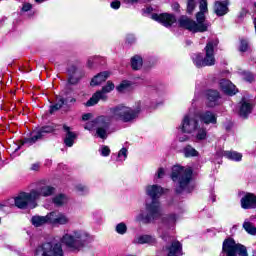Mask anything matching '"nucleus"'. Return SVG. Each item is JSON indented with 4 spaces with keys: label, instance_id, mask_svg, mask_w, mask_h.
Here are the masks:
<instances>
[{
    "label": "nucleus",
    "instance_id": "nucleus-1",
    "mask_svg": "<svg viewBox=\"0 0 256 256\" xmlns=\"http://www.w3.org/2000/svg\"><path fill=\"white\" fill-rule=\"evenodd\" d=\"M143 109V103L137 102L135 106L129 107L118 105L109 109V115L98 116L85 124L86 131H96L97 137L107 139L109 128L113 121H122V123H133Z\"/></svg>",
    "mask_w": 256,
    "mask_h": 256
},
{
    "label": "nucleus",
    "instance_id": "nucleus-2",
    "mask_svg": "<svg viewBox=\"0 0 256 256\" xmlns=\"http://www.w3.org/2000/svg\"><path fill=\"white\" fill-rule=\"evenodd\" d=\"M144 191L151 201L145 203L146 214L140 212L135 216V221L136 223L149 225V223H153V221L161 217V202L159 199L165 193V189L159 184H148L145 186Z\"/></svg>",
    "mask_w": 256,
    "mask_h": 256
},
{
    "label": "nucleus",
    "instance_id": "nucleus-3",
    "mask_svg": "<svg viewBox=\"0 0 256 256\" xmlns=\"http://www.w3.org/2000/svg\"><path fill=\"white\" fill-rule=\"evenodd\" d=\"M178 129L181 131V133L191 135L195 143H203L209 138L207 128L199 124V118L195 108H190L189 111L182 117Z\"/></svg>",
    "mask_w": 256,
    "mask_h": 256
},
{
    "label": "nucleus",
    "instance_id": "nucleus-4",
    "mask_svg": "<svg viewBox=\"0 0 256 256\" xmlns=\"http://www.w3.org/2000/svg\"><path fill=\"white\" fill-rule=\"evenodd\" d=\"M171 179L176 184V193L191 192V181H193V169L181 165L172 167Z\"/></svg>",
    "mask_w": 256,
    "mask_h": 256
},
{
    "label": "nucleus",
    "instance_id": "nucleus-5",
    "mask_svg": "<svg viewBox=\"0 0 256 256\" xmlns=\"http://www.w3.org/2000/svg\"><path fill=\"white\" fill-rule=\"evenodd\" d=\"M61 241L71 251H81L85 245L93 241V237L85 230L76 229L64 234Z\"/></svg>",
    "mask_w": 256,
    "mask_h": 256
},
{
    "label": "nucleus",
    "instance_id": "nucleus-6",
    "mask_svg": "<svg viewBox=\"0 0 256 256\" xmlns=\"http://www.w3.org/2000/svg\"><path fill=\"white\" fill-rule=\"evenodd\" d=\"M205 13L206 12H198L196 14L197 22L187 16H181L178 20L179 26L191 31L192 33H205L210 26L209 22L205 20Z\"/></svg>",
    "mask_w": 256,
    "mask_h": 256
},
{
    "label": "nucleus",
    "instance_id": "nucleus-7",
    "mask_svg": "<svg viewBox=\"0 0 256 256\" xmlns=\"http://www.w3.org/2000/svg\"><path fill=\"white\" fill-rule=\"evenodd\" d=\"M219 45V41L210 40L204 48L205 56L201 54H193L192 61L196 67H213L217 60L215 59V48Z\"/></svg>",
    "mask_w": 256,
    "mask_h": 256
},
{
    "label": "nucleus",
    "instance_id": "nucleus-8",
    "mask_svg": "<svg viewBox=\"0 0 256 256\" xmlns=\"http://www.w3.org/2000/svg\"><path fill=\"white\" fill-rule=\"evenodd\" d=\"M248 256L247 247L235 242L233 238L223 241L221 256Z\"/></svg>",
    "mask_w": 256,
    "mask_h": 256
},
{
    "label": "nucleus",
    "instance_id": "nucleus-9",
    "mask_svg": "<svg viewBox=\"0 0 256 256\" xmlns=\"http://www.w3.org/2000/svg\"><path fill=\"white\" fill-rule=\"evenodd\" d=\"M36 201L37 200L33 195V190H31L29 193L21 192L14 198L15 206L18 207V209H27V207L30 209H35V207H37Z\"/></svg>",
    "mask_w": 256,
    "mask_h": 256
},
{
    "label": "nucleus",
    "instance_id": "nucleus-10",
    "mask_svg": "<svg viewBox=\"0 0 256 256\" xmlns=\"http://www.w3.org/2000/svg\"><path fill=\"white\" fill-rule=\"evenodd\" d=\"M36 255L41 256H63L61 243L46 242L36 249Z\"/></svg>",
    "mask_w": 256,
    "mask_h": 256
},
{
    "label": "nucleus",
    "instance_id": "nucleus-11",
    "mask_svg": "<svg viewBox=\"0 0 256 256\" xmlns=\"http://www.w3.org/2000/svg\"><path fill=\"white\" fill-rule=\"evenodd\" d=\"M115 89V84L111 81H108L105 86L102 87V90L97 91L92 95V97L86 102V107H93L97 105L99 101H107V93H111Z\"/></svg>",
    "mask_w": 256,
    "mask_h": 256
},
{
    "label": "nucleus",
    "instance_id": "nucleus-12",
    "mask_svg": "<svg viewBox=\"0 0 256 256\" xmlns=\"http://www.w3.org/2000/svg\"><path fill=\"white\" fill-rule=\"evenodd\" d=\"M55 131L54 125L44 126L41 128H36L31 133V137L24 138L22 141V145H27V147H31V145H34V143H37L39 139H42L46 133H53Z\"/></svg>",
    "mask_w": 256,
    "mask_h": 256
},
{
    "label": "nucleus",
    "instance_id": "nucleus-13",
    "mask_svg": "<svg viewBox=\"0 0 256 256\" xmlns=\"http://www.w3.org/2000/svg\"><path fill=\"white\" fill-rule=\"evenodd\" d=\"M163 241H168L171 244L166 246L165 251L167 256H181L183 255V245L178 240H174L173 236L168 233H164L161 235Z\"/></svg>",
    "mask_w": 256,
    "mask_h": 256
},
{
    "label": "nucleus",
    "instance_id": "nucleus-14",
    "mask_svg": "<svg viewBox=\"0 0 256 256\" xmlns=\"http://www.w3.org/2000/svg\"><path fill=\"white\" fill-rule=\"evenodd\" d=\"M54 193H57V188L52 185L40 183L35 189H32V195L36 199H41V197H52Z\"/></svg>",
    "mask_w": 256,
    "mask_h": 256
},
{
    "label": "nucleus",
    "instance_id": "nucleus-15",
    "mask_svg": "<svg viewBox=\"0 0 256 256\" xmlns=\"http://www.w3.org/2000/svg\"><path fill=\"white\" fill-rule=\"evenodd\" d=\"M49 225L59 227V225H69L71 219L69 216L62 212H50L48 213Z\"/></svg>",
    "mask_w": 256,
    "mask_h": 256
},
{
    "label": "nucleus",
    "instance_id": "nucleus-16",
    "mask_svg": "<svg viewBox=\"0 0 256 256\" xmlns=\"http://www.w3.org/2000/svg\"><path fill=\"white\" fill-rule=\"evenodd\" d=\"M153 21L161 23L164 27H171L174 23H177V18L173 14L162 13V14H152Z\"/></svg>",
    "mask_w": 256,
    "mask_h": 256
},
{
    "label": "nucleus",
    "instance_id": "nucleus-17",
    "mask_svg": "<svg viewBox=\"0 0 256 256\" xmlns=\"http://www.w3.org/2000/svg\"><path fill=\"white\" fill-rule=\"evenodd\" d=\"M197 116H198V119H200V121L204 123V125L217 124V114L211 111H204V112L197 113Z\"/></svg>",
    "mask_w": 256,
    "mask_h": 256
},
{
    "label": "nucleus",
    "instance_id": "nucleus-18",
    "mask_svg": "<svg viewBox=\"0 0 256 256\" xmlns=\"http://www.w3.org/2000/svg\"><path fill=\"white\" fill-rule=\"evenodd\" d=\"M207 107H217L221 103V94L217 90H208L206 92Z\"/></svg>",
    "mask_w": 256,
    "mask_h": 256
},
{
    "label": "nucleus",
    "instance_id": "nucleus-19",
    "mask_svg": "<svg viewBox=\"0 0 256 256\" xmlns=\"http://www.w3.org/2000/svg\"><path fill=\"white\" fill-rule=\"evenodd\" d=\"M242 209L256 208V195L253 193H246L240 200Z\"/></svg>",
    "mask_w": 256,
    "mask_h": 256
},
{
    "label": "nucleus",
    "instance_id": "nucleus-20",
    "mask_svg": "<svg viewBox=\"0 0 256 256\" xmlns=\"http://www.w3.org/2000/svg\"><path fill=\"white\" fill-rule=\"evenodd\" d=\"M219 87L223 93H225V95L233 96L237 94V88L231 81L227 79H221L219 81Z\"/></svg>",
    "mask_w": 256,
    "mask_h": 256
},
{
    "label": "nucleus",
    "instance_id": "nucleus-21",
    "mask_svg": "<svg viewBox=\"0 0 256 256\" xmlns=\"http://www.w3.org/2000/svg\"><path fill=\"white\" fill-rule=\"evenodd\" d=\"M133 243H135V245H155L157 243V239L154 236L143 234L136 236Z\"/></svg>",
    "mask_w": 256,
    "mask_h": 256
},
{
    "label": "nucleus",
    "instance_id": "nucleus-22",
    "mask_svg": "<svg viewBox=\"0 0 256 256\" xmlns=\"http://www.w3.org/2000/svg\"><path fill=\"white\" fill-rule=\"evenodd\" d=\"M252 111H253V104L250 103L249 100L243 99L240 102V110H239L240 117H243V119H247V117L251 115Z\"/></svg>",
    "mask_w": 256,
    "mask_h": 256
},
{
    "label": "nucleus",
    "instance_id": "nucleus-23",
    "mask_svg": "<svg viewBox=\"0 0 256 256\" xmlns=\"http://www.w3.org/2000/svg\"><path fill=\"white\" fill-rule=\"evenodd\" d=\"M227 1L221 2V1H216L214 4V13L218 17H223V15H227L229 13V7H228Z\"/></svg>",
    "mask_w": 256,
    "mask_h": 256
},
{
    "label": "nucleus",
    "instance_id": "nucleus-24",
    "mask_svg": "<svg viewBox=\"0 0 256 256\" xmlns=\"http://www.w3.org/2000/svg\"><path fill=\"white\" fill-rule=\"evenodd\" d=\"M63 129L66 133V136L64 138V143L66 147H71L75 143V139H77V134L75 132L71 131V127L64 125Z\"/></svg>",
    "mask_w": 256,
    "mask_h": 256
},
{
    "label": "nucleus",
    "instance_id": "nucleus-25",
    "mask_svg": "<svg viewBox=\"0 0 256 256\" xmlns=\"http://www.w3.org/2000/svg\"><path fill=\"white\" fill-rule=\"evenodd\" d=\"M111 73L109 71L100 72L96 76H94L90 82L92 87H96L97 85H101V83H105L107 79H109Z\"/></svg>",
    "mask_w": 256,
    "mask_h": 256
},
{
    "label": "nucleus",
    "instance_id": "nucleus-26",
    "mask_svg": "<svg viewBox=\"0 0 256 256\" xmlns=\"http://www.w3.org/2000/svg\"><path fill=\"white\" fill-rule=\"evenodd\" d=\"M177 219H179V215L172 213L165 216L162 222L166 227L171 229V227H175V223H177Z\"/></svg>",
    "mask_w": 256,
    "mask_h": 256
},
{
    "label": "nucleus",
    "instance_id": "nucleus-27",
    "mask_svg": "<svg viewBox=\"0 0 256 256\" xmlns=\"http://www.w3.org/2000/svg\"><path fill=\"white\" fill-rule=\"evenodd\" d=\"M31 223L34 225V227H41L42 225L49 223V214L46 216H33Z\"/></svg>",
    "mask_w": 256,
    "mask_h": 256
},
{
    "label": "nucleus",
    "instance_id": "nucleus-28",
    "mask_svg": "<svg viewBox=\"0 0 256 256\" xmlns=\"http://www.w3.org/2000/svg\"><path fill=\"white\" fill-rule=\"evenodd\" d=\"M69 198L65 194H58L53 197L52 202L56 207H63V205H67Z\"/></svg>",
    "mask_w": 256,
    "mask_h": 256
},
{
    "label": "nucleus",
    "instance_id": "nucleus-29",
    "mask_svg": "<svg viewBox=\"0 0 256 256\" xmlns=\"http://www.w3.org/2000/svg\"><path fill=\"white\" fill-rule=\"evenodd\" d=\"M131 67L134 71H139L143 67V58L140 55H135L131 58Z\"/></svg>",
    "mask_w": 256,
    "mask_h": 256
},
{
    "label": "nucleus",
    "instance_id": "nucleus-30",
    "mask_svg": "<svg viewBox=\"0 0 256 256\" xmlns=\"http://www.w3.org/2000/svg\"><path fill=\"white\" fill-rule=\"evenodd\" d=\"M223 155L226 159H230V161H241L243 159V154L236 151H225Z\"/></svg>",
    "mask_w": 256,
    "mask_h": 256
},
{
    "label": "nucleus",
    "instance_id": "nucleus-31",
    "mask_svg": "<svg viewBox=\"0 0 256 256\" xmlns=\"http://www.w3.org/2000/svg\"><path fill=\"white\" fill-rule=\"evenodd\" d=\"M184 157H199V151L191 145H187L183 149Z\"/></svg>",
    "mask_w": 256,
    "mask_h": 256
},
{
    "label": "nucleus",
    "instance_id": "nucleus-32",
    "mask_svg": "<svg viewBox=\"0 0 256 256\" xmlns=\"http://www.w3.org/2000/svg\"><path fill=\"white\" fill-rule=\"evenodd\" d=\"M243 229L248 232L249 235H256V227L247 219L243 223Z\"/></svg>",
    "mask_w": 256,
    "mask_h": 256
},
{
    "label": "nucleus",
    "instance_id": "nucleus-33",
    "mask_svg": "<svg viewBox=\"0 0 256 256\" xmlns=\"http://www.w3.org/2000/svg\"><path fill=\"white\" fill-rule=\"evenodd\" d=\"M65 105V100L61 96H57L55 105H52L50 107V113H53V111H59Z\"/></svg>",
    "mask_w": 256,
    "mask_h": 256
},
{
    "label": "nucleus",
    "instance_id": "nucleus-34",
    "mask_svg": "<svg viewBox=\"0 0 256 256\" xmlns=\"http://www.w3.org/2000/svg\"><path fill=\"white\" fill-rule=\"evenodd\" d=\"M116 89L119 93H125V91L131 89V82L124 80L116 87Z\"/></svg>",
    "mask_w": 256,
    "mask_h": 256
},
{
    "label": "nucleus",
    "instance_id": "nucleus-35",
    "mask_svg": "<svg viewBox=\"0 0 256 256\" xmlns=\"http://www.w3.org/2000/svg\"><path fill=\"white\" fill-rule=\"evenodd\" d=\"M128 155L129 151L127 150V148H122L117 154L116 161L118 163H123V161H126Z\"/></svg>",
    "mask_w": 256,
    "mask_h": 256
},
{
    "label": "nucleus",
    "instance_id": "nucleus-36",
    "mask_svg": "<svg viewBox=\"0 0 256 256\" xmlns=\"http://www.w3.org/2000/svg\"><path fill=\"white\" fill-rule=\"evenodd\" d=\"M115 231L118 235H125V233H127V224H125V222L118 223L115 227Z\"/></svg>",
    "mask_w": 256,
    "mask_h": 256
},
{
    "label": "nucleus",
    "instance_id": "nucleus-37",
    "mask_svg": "<svg viewBox=\"0 0 256 256\" xmlns=\"http://www.w3.org/2000/svg\"><path fill=\"white\" fill-rule=\"evenodd\" d=\"M187 13L191 14L195 11V7H197V0H187Z\"/></svg>",
    "mask_w": 256,
    "mask_h": 256
},
{
    "label": "nucleus",
    "instance_id": "nucleus-38",
    "mask_svg": "<svg viewBox=\"0 0 256 256\" xmlns=\"http://www.w3.org/2000/svg\"><path fill=\"white\" fill-rule=\"evenodd\" d=\"M76 191L80 193V195H86V193H89V188L83 184H78L76 186Z\"/></svg>",
    "mask_w": 256,
    "mask_h": 256
},
{
    "label": "nucleus",
    "instance_id": "nucleus-39",
    "mask_svg": "<svg viewBox=\"0 0 256 256\" xmlns=\"http://www.w3.org/2000/svg\"><path fill=\"white\" fill-rule=\"evenodd\" d=\"M164 177H165V168H159L154 175V181H156L157 183L158 179H163Z\"/></svg>",
    "mask_w": 256,
    "mask_h": 256
},
{
    "label": "nucleus",
    "instance_id": "nucleus-40",
    "mask_svg": "<svg viewBox=\"0 0 256 256\" xmlns=\"http://www.w3.org/2000/svg\"><path fill=\"white\" fill-rule=\"evenodd\" d=\"M99 59H100L99 56L89 57L87 60V67H89L91 69L93 67V65H95V63H97L99 61Z\"/></svg>",
    "mask_w": 256,
    "mask_h": 256
},
{
    "label": "nucleus",
    "instance_id": "nucleus-41",
    "mask_svg": "<svg viewBox=\"0 0 256 256\" xmlns=\"http://www.w3.org/2000/svg\"><path fill=\"white\" fill-rule=\"evenodd\" d=\"M177 139L180 143H186V141H189L191 137H189V134L187 133H181L177 135Z\"/></svg>",
    "mask_w": 256,
    "mask_h": 256
},
{
    "label": "nucleus",
    "instance_id": "nucleus-42",
    "mask_svg": "<svg viewBox=\"0 0 256 256\" xmlns=\"http://www.w3.org/2000/svg\"><path fill=\"white\" fill-rule=\"evenodd\" d=\"M100 154L102 157H109V155H111V149H109L108 146H102L100 148Z\"/></svg>",
    "mask_w": 256,
    "mask_h": 256
},
{
    "label": "nucleus",
    "instance_id": "nucleus-43",
    "mask_svg": "<svg viewBox=\"0 0 256 256\" xmlns=\"http://www.w3.org/2000/svg\"><path fill=\"white\" fill-rule=\"evenodd\" d=\"M200 13H207L209 9L207 8V0H201L199 4Z\"/></svg>",
    "mask_w": 256,
    "mask_h": 256
},
{
    "label": "nucleus",
    "instance_id": "nucleus-44",
    "mask_svg": "<svg viewBox=\"0 0 256 256\" xmlns=\"http://www.w3.org/2000/svg\"><path fill=\"white\" fill-rule=\"evenodd\" d=\"M247 49H249V43L247 42V40H241L239 50L242 53H245V51H247Z\"/></svg>",
    "mask_w": 256,
    "mask_h": 256
},
{
    "label": "nucleus",
    "instance_id": "nucleus-45",
    "mask_svg": "<svg viewBox=\"0 0 256 256\" xmlns=\"http://www.w3.org/2000/svg\"><path fill=\"white\" fill-rule=\"evenodd\" d=\"M110 7H111L112 9H115V10L120 9V7H121V1H119V0H114V1H112L111 4H110Z\"/></svg>",
    "mask_w": 256,
    "mask_h": 256
},
{
    "label": "nucleus",
    "instance_id": "nucleus-46",
    "mask_svg": "<svg viewBox=\"0 0 256 256\" xmlns=\"http://www.w3.org/2000/svg\"><path fill=\"white\" fill-rule=\"evenodd\" d=\"M31 9H33V5H31L30 3H24L22 6V11L24 13H27V11H31Z\"/></svg>",
    "mask_w": 256,
    "mask_h": 256
},
{
    "label": "nucleus",
    "instance_id": "nucleus-47",
    "mask_svg": "<svg viewBox=\"0 0 256 256\" xmlns=\"http://www.w3.org/2000/svg\"><path fill=\"white\" fill-rule=\"evenodd\" d=\"M244 79L245 81H248L249 83H251V81H253V74L246 72Z\"/></svg>",
    "mask_w": 256,
    "mask_h": 256
},
{
    "label": "nucleus",
    "instance_id": "nucleus-48",
    "mask_svg": "<svg viewBox=\"0 0 256 256\" xmlns=\"http://www.w3.org/2000/svg\"><path fill=\"white\" fill-rule=\"evenodd\" d=\"M91 117H93V114H92V113L84 114V115L82 116V121H89V119H91Z\"/></svg>",
    "mask_w": 256,
    "mask_h": 256
},
{
    "label": "nucleus",
    "instance_id": "nucleus-49",
    "mask_svg": "<svg viewBox=\"0 0 256 256\" xmlns=\"http://www.w3.org/2000/svg\"><path fill=\"white\" fill-rule=\"evenodd\" d=\"M40 167H41V164H39V163H34V164H32V166H31V170H32V171H39Z\"/></svg>",
    "mask_w": 256,
    "mask_h": 256
},
{
    "label": "nucleus",
    "instance_id": "nucleus-50",
    "mask_svg": "<svg viewBox=\"0 0 256 256\" xmlns=\"http://www.w3.org/2000/svg\"><path fill=\"white\" fill-rule=\"evenodd\" d=\"M173 11H179V3L172 4Z\"/></svg>",
    "mask_w": 256,
    "mask_h": 256
},
{
    "label": "nucleus",
    "instance_id": "nucleus-51",
    "mask_svg": "<svg viewBox=\"0 0 256 256\" xmlns=\"http://www.w3.org/2000/svg\"><path fill=\"white\" fill-rule=\"evenodd\" d=\"M77 100L75 98H67L65 103H75Z\"/></svg>",
    "mask_w": 256,
    "mask_h": 256
},
{
    "label": "nucleus",
    "instance_id": "nucleus-52",
    "mask_svg": "<svg viewBox=\"0 0 256 256\" xmlns=\"http://www.w3.org/2000/svg\"><path fill=\"white\" fill-rule=\"evenodd\" d=\"M69 83H71L72 85H74V83H77V80L73 79V77L69 78Z\"/></svg>",
    "mask_w": 256,
    "mask_h": 256
},
{
    "label": "nucleus",
    "instance_id": "nucleus-53",
    "mask_svg": "<svg viewBox=\"0 0 256 256\" xmlns=\"http://www.w3.org/2000/svg\"><path fill=\"white\" fill-rule=\"evenodd\" d=\"M70 69H71L72 73H75V71H77V68H75V66H72Z\"/></svg>",
    "mask_w": 256,
    "mask_h": 256
}]
</instances>
